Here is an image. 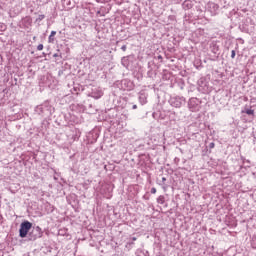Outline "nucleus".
Returning <instances> with one entry per match:
<instances>
[{
	"label": "nucleus",
	"instance_id": "nucleus-6",
	"mask_svg": "<svg viewBox=\"0 0 256 256\" xmlns=\"http://www.w3.org/2000/svg\"><path fill=\"white\" fill-rule=\"evenodd\" d=\"M38 19H39V21H43V19H45V15H40V16L38 17Z\"/></svg>",
	"mask_w": 256,
	"mask_h": 256
},
{
	"label": "nucleus",
	"instance_id": "nucleus-9",
	"mask_svg": "<svg viewBox=\"0 0 256 256\" xmlns=\"http://www.w3.org/2000/svg\"><path fill=\"white\" fill-rule=\"evenodd\" d=\"M215 147V143H210V149H213Z\"/></svg>",
	"mask_w": 256,
	"mask_h": 256
},
{
	"label": "nucleus",
	"instance_id": "nucleus-7",
	"mask_svg": "<svg viewBox=\"0 0 256 256\" xmlns=\"http://www.w3.org/2000/svg\"><path fill=\"white\" fill-rule=\"evenodd\" d=\"M151 193H152L153 195H155V193H157V189H156V188H152V189H151Z\"/></svg>",
	"mask_w": 256,
	"mask_h": 256
},
{
	"label": "nucleus",
	"instance_id": "nucleus-4",
	"mask_svg": "<svg viewBox=\"0 0 256 256\" xmlns=\"http://www.w3.org/2000/svg\"><path fill=\"white\" fill-rule=\"evenodd\" d=\"M246 114H247V115H254V114H255V111H254V110H251V109H248V110H246Z\"/></svg>",
	"mask_w": 256,
	"mask_h": 256
},
{
	"label": "nucleus",
	"instance_id": "nucleus-1",
	"mask_svg": "<svg viewBox=\"0 0 256 256\" xmlns=\"http://www.w3.org/2000/svg\"><path fill=\"white\" fill-rule=\"evenodd\" d=\"M31 227H33V224H31V222H29V221L23 222L20 225V230H19L20 237H22V238L27 237V233H29V231L31 230Z\"/></svg>",
	"mask_w": 256,
	"mask_h": 256
},
{
	"label": "nucleus",
	"instance_id": "nucleus-8",
	"mask_svg": "<svg viewBox=\"0 0 256 256\" xmlns=\"http://www.w3.org/2000/svg\"><path fill=\"white\" fill-rule=\"evenodd\" d=\"M231 57H232V59H235V50H232Z\"/></svg>",
	"mask_w": 256,
	"mask_h": 256
},
{
	"label": "nucleus",
	"instance_id": "nucleus-12",
	"mask_svg": "<svg viewBox=\"0 0 256 256\" xmlns=\"http://www.w3.org/2000/svg\"><path fill=\"white\" fill-rule=\"evenodd\" d=\"M133 109H137V105H134V106H133Z\"/></svg>",
	"mask_w": 256,
	"mask_h": 256
},
{
	"label": "nucleus",
	"instance_id": "nucleus-3",
	"mask_svg": "<svg viewBox=\"0 0 256 256\" xmlns=\"http://www.w3.org/2000/svg\"><path fill=\"white\" fill-rule=\"evenodd\" d=\"M54 35H57V32L56 31H52L50 36H49V43H53V36Z\"/></svg>",
	"mask_w": 256,
	"mask_h": 256
},
{
	"label": "nucleus",
	"instance_id": "nucleus-2",
	"mask_svg": "<svg viewBox=\"0 0 256 256\" xmlns=\"http://www.w3.org/2000/svg\"><path fill=\"white\" fill-rule=\"evenodd\" d=\"M157 203H159L160 205H163L165 203V196H159L157 198Z\"/></svg>",
	"mask_w": 256,
	"mask_h": 256
},
{
	"label": "nucleus",
	"instance_id": "nucleus-5",
	"mask_svg": "<svg viewBox=\"0 0 256 256\" xmlns=\"http://www.w3.org/2000/svg\"><path fill=\"white\" fill-rule=\"evenodd\" d=\"M37 50L38 51H43V44L38 45Z\"/></svg>",
	"mask_w": 256,
	"mask_h": 256
},
{
	"label": "nucleus",
	"instance_id": "nucleus-10",
	"mask_svg": "<svg viewBox=\"0 0 256 256\" xmlns=\"http://www.w3.org/2000/svg\"><path fill=\"white\" fill-rule=\"evenodd\" d=\"M187 5V7H189V1H185L184 2V6Z\"/></svg>",
	"mask_w": 256,
	"mask_h": 256
},
{
	"label": "nucleus",
	"instance_id": "nucleus-13",
	"mask_svg": "<svg viewBox=\"0 0 256 256\" xmlns=\"http://www.w3.org/2000/svg\"><path fill=\"white\" fill-rule=\"evenodd\" d=\"M122 49H123V51H125L126 47H125V46H123V47H122Z\"/></svg>",
	"mask_w": 256,
	"mask_h": 256
},
{
	"label": "nucleus",
	"instance_id": "nucleus-11",
	"mask_svg": "<svg viewBox=\"0 0 256 256\" xmlns=\"http://www.w3.org/2000/svg\"><path fill=\"white\" fill-rule=\"evenodd\" d=\"M132 240L137 241V238H136V237H133Z\"/></svg>",
	"mask_w": 256,
	"mask_h": 256
}]
</instances>
